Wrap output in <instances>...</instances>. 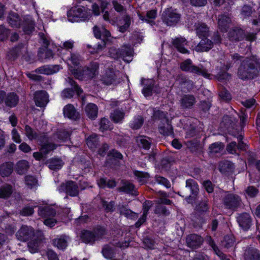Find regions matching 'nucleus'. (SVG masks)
<instances>
[{
  "instance_id": "nucleus-47",
  "label": "nucleus",
  "mask_w": 260,
  "mask_h": 260,
  "mask_svg": "<svg viewBox=\"0 0 260 260\" xmlns=\"http://www.w3.org/2000/svg\"><path fill=\"white\" fill-rule=\"evenodd\" d=\"M124 116V113L120 110H116L111 113L110 118L115 123L121 122Z\"/></svg>"
},
{
  "instance_id": "nucleus-43",
  "label": "nucleus",
  "mask_w": 260,
  "mask_h": 260,
  "mask_svg": "<svg viewBox=\"0 0 260 260\" xmlns=\"http://www.w3.org/2000/svg\"><path fill=\"white\" fill-rule=\"evenodd\" d=\"M40 243V239L36 235L34 236L28 243V247L29 251L31 253L36 252L38 250Z\"/></svg>"
},
{
  "instance_id": "nucleus-30",
  "label": "nucleus",
  "mask_w": 260,
  "mask_h": 260,
  "mask_svg": "<svg viewBox=\"0 0 260 260\" xmlns=\"http://www.w3.org/2000/svg\"><path fill=\"white\" fill-rule=\"evenodd\" d=\"M196 32L200 38H207L209 36V28L206 24L203 23H198L196 24Z\"/></svg>"
},
{
  "instance_id": "nucleus-3",
  "label": "nucleus",
  "mask_w": 260,
  "mask_h": 260,
  "mask_svg": "<svg viewBox=\"0 0 260 260\" xmlns=\"http://www.w3.org/2000/svg\"><path fill=\"white\" fill-rule=\"evenodd\" d=\"M92 16L91 10L84 7H75L68 12V18L72 22L88 20Z\"/></svg>"
},
{
  "instance_id": "nucleus-45",
  "label": "nucleus",
  "mask_w": 260,
  "mask_h": 260,
  "mask_svg": "<svg viewBox=\"0 0 260 260\" xmlns=\"http://www.w3.org/2000/svg\"><path fill=\"white\" fill-rule=\"evenodd\" d=\"M243 36L244 32L240 29H233L229 32V37L232 41H239L243 38Z\"/></svg>"
},
{
  "instance_id": "nucleus-4",
  "label": "nucleus",
  "mask_w": 260,
  "mask_h": 260,
  "mask_svg": "<svg viewBox=\"0 0 260 260\" xmlns=\"http://www.w3.org/2000/svg\"><path fill=\"white\" fill-rule=\"evenodd\" d=\"M180 68L182 71L201 75L206 78H209L211 76L208 70L202 64L195 66L190 59H187L181 62L180 63Z\"/></svg>"
},
{
  "instance_id": "nucleus-63",
  "label": "nucleus",
  "mask_w": 260,
  "mask_h": 260,
  "mask_svg": "<svg viewBox=\"0 0 260 260\" xmlns=\"http://www.w3.org/2000/svg\"><path fill=\"white\" fill-rule=\"evenodd\" d=\"M154 213L157 214H161L166 216L170 214L169 211L167 210L166 207L161 205L160 204L156 206L154 210Z\"/></svg>"
},
{
  "instance_id": "nucleus-57",
  "label": "nucleus",
  "mask_w": 260,
  "mask_h": 260,
  "mask_svg": "<svg viewBox=\"0 0 260 260\" xmlns=\"http://www.w3.org/2000/svg\"><path fill=\"white\" fill-rule=\"evenodd\" d=\"M177 81L179 84L181 85H186L190 87H192L193 86V82L192 81L188 79L185 76H179L177 77Z\"/></svg>"
},
{
  "instance_id": "nucleus-17",
  "label": "nucleus",
  "mask_w": 260,
  "mask_h": 260,
  "mask_svg": "<svg viewBox=\"0 0 260 260\" xmlns=\"http://www.w3.org/2000/svg\"><path fill=\"white\" fill-rule=\"evenodd\" d=\"M197 101L192 94H184L180 100V106L182 109H191Z\"/></svg>"
},
{
  "instance_id": "nucleus-22",
  "label": "nucleus",
  "mask_w": 260,
  "mask_h": 260,
  "mask_svg": "<svg viewBox=\"0 0 260 260\" xmlns=\"http://www.w3.org/2000/svg\"><path fill=\"white\" fill-rule=\"evenodd\" d=\"M69 240L70 237L69 236L62 235L54 239L52 241V244L57 248L63 250L67 247Z\"/></svg>"
},
{
  "instance_id": "nucleus-20",
  "label": "nucleus",
  "mask_w": 260,
  "mask_h": 260,
  "mask_svg": "<svg viewBox=\"0 0 260 260\" xmlns=\"http://www.w3.org/2000/svg\"><path fill=\"white\" fill-rule=\"evenodd\" d=\"M213 45V43L211 40L207 38H204L195 47L194 50L198 52H206L210 50Z\"/></svg>"
},
{
  "instance_id": "nucleus-15",
  "label": "nucleus",
  "mask_w": 260,
  "mask_h": 260,
  "mask_svg": "<svg viewBox=\"0 0 260 260\" xmlns=\"http://www.w3.org/2000/svg\"><path fill=\"white\" fill-rule=\"evenodd\" d=\"M237 220L240 226L245 231L248 230L252 224V218L247 213L239 214L237 217Z\"/></svg>"
},
{
  "instance_id": "nucleus-12",
  "label": "nucleus",
  "mask_w": 260,
  "mask_h": 260,
  "mask_svg": "<svg viewBox=\"0 0 260 260\" xmlns=\"http://www.w3.org/2000/svg\"><path fill=\"white\" fill-rule=\"evenodd\" d=\"M40 144V151L46 156L50 151L55 149L57 145L52 143H49L48 138L45 134H43L39 139Z\"/></svg>"
},
{
  "instance_id": "nucleus-58",
  "label": "nucleus",
  "mask_w": 260,
  "mask_h": 260,
  "mask_svg": "<svg viewBox=\"0 0 260 260\" xmlns=\"http://www.w3.org/2000/svg\"><path fill=\"white\" fill-rule=\"evenodd\" d=\"M25 184L29 188H32L37 184V180L32 176L27 175L25 177Z\"/></svg>"
},
{
  "instance_id": "nucleus-11",
  "label": "nucleus",
  "mask_w": 260,
  "mask_h": 260,
  "mask_svg": "<svg viewBox=\"0 0 260 260\" xmlns=\"http://www.w3.org/2000/svg\"><path fill=\"white\" fill-rule=\"evenodd\" d=\"M204 241V238L200 235L192 234L186 237L187 246L191 249H197L201 247Z\"/></svg>"
},
{
  "instance_id": "nucleus-13",
  "label": "nucleus",
  "mask_w": 260,
  "mask_h": 260,
  "mask_svg": "<svg viewBox=\"0 0 260 260\" xmlns=\"http://www.w3.org/2000/svg\"><path fill=\"white\" fill-rule=\"evenodd\" d=\"M17 239L21 241L29 240L34 236V231L29 226H22L16 235Z\"/></svg>"
},
{
  "instance_id": "nucleus-14",
  "label": "nucleus",
  "mask_w": 260,
  "mask_h": 260,
  "mask_svg": "<svg viewBox=\"0 0 260 260\" xmlns=\"http://www.w3.org/2000/svg\"><path fill=\"white\" fill-rule=\"evenodd\" d=\"M34 101L37 106L44 107L49 102L48 94L44 90H39L34 93Z\"/></svg>"
},
{
  "instance_id": "nucleus-24",
  "label": "nucleus",
  "mask_w": 260,
  "mask_h": 260,
  "mask_svg": "<svg viewBox=\"0 0 260 260\" xmlns=\"http://www.w3.org/2000/svg\"><path fill=\"white\" fill-rule=\"evenodd\" d=\"M159 133L164 136L173 135V129L168 119H165L158 127Z\"/></svg>"
},
{
  "instance_id": "nucleus-1",
  "label": "nucleus",
  "mask_w": 260,
  "mask_h": 260,
  "mask_svg": "<svg viewBox=\"0 0 260 260\" xmlns=\"http://www.w3.org/2000/svg\"><path fill=\"white\" fill-rule=\"evenodd\" d=\"M260 70V60L255 56L247 58L244 60L238 70V76L244 80L252 79Z\"/></svg>"
},
{
  "instance_id": "nucleus-49",
  "label": "nucleus",
  "mask_w": 260,
  "mask_h": 260,
  "mask_svg": "<svg viewBox=\"0 0 260 260\" xmlns=\"http://www.w3.org/2000/svg\"><path fill=\"white\" fill-rule=\"evenodd\" d=\"M95 241L100 240L107 234V231L104 227L98 226L93 230Z\"/></svg>"
},
{
  "instance_id": "nucleus-28",
  "label": "nucleus",
  "mask_w": 260,
  "mask_h": 260,
  "mask_svg": "<svg viewBox=\"0 0 260 260\" xmlns=\"http://www.w3.org/2000/svg\"><path fill=\"white\" fill-rule=\"evenodd\" d=\"M117 209L121 215H123L127 218L135 219L138 217L137 213L133 212L123 205H119Z\"/></svg>"
},
{
  "instance_id": "nucleus-61",
  "label": "nucleus",
  "mask_w": 260,
  "mask_h": 260,
  "mask_svg": "<svg viewBox=\"0 0 260 260\" xmlns=\"http://www.w3.org/2000/svg\"><path fill=\"white\" fill-rule=\"evenodd\" d=\"M9 34V29L6 28L4 25H0V41H4L7 39Z\"/></svg>"
},
{
  "instance_id": "nucleus-25",
  "label": "nucleus",
  "mask_w": 260,
  "mask_h": 260,
  "mask_svg": "<svg viewBox=\"0 0 260 260\" xmlns=\"http://www.w3.org/2000/svg\"><path fill=\"white\" fill-rule=\"evenodd\" d=\"M4 99L6 106L11 108L16 106L19 101V96L14 92L8 94Z\"/></svg>"
},
{
  "instance_id": "nucleus-39",
  "label": "nucleus",
  "mask_w": 260,
  "mask_h": 260,
  "mask_svg": "<svg viewBox=\"0 0 260 260\" xmlns=\"http://www.w3.org/2000/svg\"><path fill=\"white\" fill-rule=\"evenodd\" d=\"M29 167V165L27 161L21 160L16 164L15 170L18 174L23 175L27 172Z\"/></svg>"
},
{
  "instance_id": "nucleus-6",
  "label": "nucleus",
  "mask_w": 260,
  "mask_h": 260,
  "mask_svg": "<svg viewBox=\"0 0 260 260\" xmlns=\"http://www.w3.org/2000/svg\"><path fill=\"white\" fill-rule=\"evenodd\" d=\"M199 186L197 182L192 179H188L186 181L185 187L180 191L182 197L186 196V201L191 203V200L195 199L199 192Z\"/></svg>"
},
{
  "instance_id": "nucleus-32",
  "label": "nucleus",
  "mask_w": 260,
  "mask_h": 260,
  "mask_svg": "<svg viewBox=\"0 0 260 260\" xmlns=\"http://www.w3.org/2000/svg\"><path fill=\"white\" fill-rule=\"evenodd\" d=\"M224 145L221 142H215L211 144L209 147V154L214 156L216 154H220L224 149Z\"/></svg>"
},
{
  "instance_id": "nucleus-64",
  "label": "nucleus",
  "mask_w": 260,
  "mask_h": 260,
  "mask_svg": "<svg viewBox=\"0 0 260 260\" xmlns=\"http://www.w3.org/2000/svg\"><path fill=\"white\" fill-rule=\"evenodd\" d=\"M258 190L253 186H248L245 189L246 194L250 198L255 197L258 193Z\"/></svg>"
},
{
  "instance_id": "nucleus-26",
  "label": "nucleus",
  "mask_w": 260,
  "mask_h": 260,
  "mask_svg": "<svg viewBox=\"0 0 260 260\" xmlns=\"http://www.w3.org/2000/svg\"><path fill=\"white\" fill-rule=\"evenodd\" d=\"M38 214L45 219L50 217H54L56 215V211L50 207L45 206L39 208Z\"/></svg>"
},
{
  "instance_id": "nucleus-41",
  "label": "nucleus",
  "mask_w": 260,
  "mask_h": 260,
  "mask_svg": "<svg viewBox=\"0 0 260 260\" xmlns=\"http://www.w3.org/2000/svg\"><path fill=\"white\" fill-rule=\"evenodd\" d=\"M121 184L122 186L117 188L119 191L133 193V191L135 190V186L133 184L125 180H122Z\"/></svg>"
},
{
  "instance_id": "nucleus-9",
  "label": "nucleus",
  "mask_w": 260,
  "mask_h": 260,
  "mask_svg": "<svg viewBox=\"0 0 260 260\" xmlns=\"http://www.w3.org/2000/svg\"><path fill=\"white\" fill-rule=\"evenodd\" d=\"M119 73L112 69L105 70L104 73L101 76V81L105 85H109L115 84L118 82Z\"/></svg>"
},
{
  "instance_id": "nucleus-50",
  "label": "nucleus",
  "mask_w": 260,
  "mask_h": 260,
  "mask_svg": "<svg viewBox=\"0 0 260 260\" xmlns=\"http://www.w3.org/2000/svg\"><path fill=\"white\" fill-rule=\"evenodd\" d=\"M134 173L138 181L141 183L146 182L150 177L149 174L146 172L135 171Z\"/></svg>"
},
{
  "instance_id": "nucleus-10",
  "label": "nucleus",
  "mask_w": 260,
  "mask_h": 260,
  "mask_svg": "<svg viewBox=\"0 0 260 260\" xmlns=\"http://www.w3.org/2000/svg\"><path fill=\"white\" fill-rule=\"evenodd\" d=\"M58 189L60 192H65L67 194L72 197L77 196L79 192L77 184L73 181H69L64 183H62Z\"/></svg>"
},
{
  "instance_id": "nucleus-35",
  "label": "nucleus",
  "mask_w": 260,
  "mask_h": 260,
  "mask_svg": "<svg viewBox=\"0 0 260 260\" xmlns=\"http://www.w3.org/2000/svg\"><path fill=\"white\" fill-rule=\"evenodd\" d=\"M63 58L74 66H78L82 60L80 55L76 52H71L70 56L63 55ZM68 64H69V62Z\"/></svg>"
},
{
  "instance_id": "nucleus-33",
  "label": "nucleus",
  "mask_w": 260,
  "mask_h": 260,
  "mask_svg": "<svg viewBox=\"0 0 260 260\" xmlns=\"http://www.w3.org/2000/svg\"><path fill=\"white\" fill-rule=\"evenodd\" d=\"M14 165L12 162H8L0 166V175L3 177L10 176L13 170Z\"/></svg>"
},
{
  "instance_id": "nucleus-56",
  "label": "nucleus",
  "mask_w": 260,
  "mask_h": 260,
  "mask_svg": "<svg viewBox=\"0 0 260 260\" xmlns=\"http://www.w3.org/2000/svg\"><path fill=\"white\" fill-rule=\"evenodd\" d=\"M39 56L42 58H49L53 56L52 51L48 49L47 47L42 49H40L39 51Z\"/></svg>"
},
{
  "instance_id": "nucleus-62",
  "label": "nucleus",
  "mask_w": 260,
  "mask_h": 260,
  "mask_svg": "<svg viewBox=\"0 0 260 260\" xmlns=\"http://www.w3.org/2000/svg\"><path fill=\"white\" fill-rule=\"evenodd\" d=\"M67 81L69 82L70 85L74 87L77 94L79 96L81 95V93L83 92V90L77 84H76V83L70 77H68Z\"/></svg>"
},
{
  "instance_id": "nucleus-29",
  "label": "nucleus",
  "mask_w": 260,
  "mask_h": 260,
  "mask_svg": "<svg viewBox=\"0 0 260 260\" xmlns=\"http://www.w3.org/2000/svg\"><path fill=\"white\" fill-rule=\"evenodd\" d=\"M244 260H260V253L255 248H247L244 253Z\"/></svg>"
},
{
  "instance_id": "nucleus-52",
  "label": "nucleus",
  "mask_w": 260,
  "mask_h": 260,
  "mask_svg": "<svg viewBox=\"0 0 260 260\" xmlns=\"http://www.w3.org/2000/svg\"><path fill=\"white\" fill-rule=\"evenodd\" d=\"M88 146L91 149H94L98 145V140L96 135H92L86 140Z\"/></svg>"
},
{
  "instance_id": "nucleus-34",
  "label": "nucleus",
  "mask_w": 260,
  "mask_h": 260,
  "mask_svg": "<svg viewBox=\"0 0 260 260\" xmlns=\"http://www.w3.org/2000/svg\"><path fill=\"white\" fill-rule=\"evenodd\" d=\"M231 22L230 17L224 15H221L218 18V24L219 29L222 31H226L229 27Z\"/></svg>"
},
{
  "instance_id": "nucleus-5",
  "label": "nucleus",
  "mask_w": 260,
  "mask_h": 260,
  "mask_svg": "<svg viewBox=\"0 0 260 260\" xmlns=\"http://www.w3.org/2000/svg\"><path fill=\"white\" fill-rule=\"evenodd\" d=\"M225 208L233 211L237 210L242 205V200L237 194L225 192L222 197Z\"/></svg>"
},
{
  "instance_id": "nucleus-31",
  "label": "nucleus",
  "mask_w": 260,
  "mask_h": 260,
  "mask_svg": "<svg viewBox=\"0 0 260 260\" xmlns=\"http://www.w3.org/2000/svg\"><path fill=\"white\" fill-rule=\"evenodd\" d=\"M70 136V132L64 129H60L52 136V140L57 142L64 141L69 139Z\"/></svg>"
},
{
  "instance_id": "nucleus-51",
  "label": "nucleus",
  "mask_w": 260,
  "mask_h": 260,
  "mask_svg": "<svg viewBox=\"0 0 260 260\" xmlns=\"http://www.w3.org/2000/svg\"><path fill=\"white\" fill-rule=\"evenodd\" d=\"M119 50L121 58H124L126 56H132L133 55V50L129 45H123ZM123 59L125 60L124 59Z\"/></svg>"
},
{
  "instance_id": "nucleus-44",
  "label": "nucleus",
  "mask_w": 260,
  "mask_h": 260,
  "mask_svg": "<svg viewBox=\"0 0 260 260\" xmlns=\"http://www.w3.org/2000/svg\"><path fill=\"white\" fill-rule=\"evenodd\" d=\"M13 192L12 186L9 184H5L0 187V198L7 199Z\"/></svg>"
},
{
  "instance_id": "nucleus-8",
  "label": "nucleus",
  "mask_w": 260,
  "mask_h": 260,
  "mask_svg": "<svg viewBox=\"0 0 260 260\" xmlns=\"http://www.w3.org/2000/svg\"><path fill=\"white\" fill-rule=\"evenodd\" d=\"M141 84L144 86L142 92L145 97L151 96L153 91L156 93L160 92L159 88L155 85V81L153 79L142 78Z\"/></svg>"
},
{
  "instance_id": "nucleus-53",
  "label": "nucleus",
  "mask_w": 260,
  "mask_h": 260,
  "mask_svg": "<svg viewBox=\"0 0 260 260\" xmlns=\"http://www.w3.org/2000/svg\"><path fill=\"white\" fill-rule=\"evenodd\" d=\"M235 239L233 235H226L221 242L222 245L226 248L233 246L234 244Z\"/></svg>"
},
{
  "instance_id": "nucleus-48",
  "label": "nucleus",
  "mask_w": 260,
  "mask_h": 260,
  "mask_svg": "<svg viewBox=\"0 0 260 260\" xmlns=\"http://www.w3.org/2000/svg\"><path fill=\"white\" fill-rule=\"evenodd\" d=\"M237 122V119L232 116L225 115L223 117L222 123L227 128L233 127Z\"/></svg>"
},
{
  "instance_id": "nucleus-16",
  "label": "nucleus",
  "mask_w": 260,
  "mask_h": 260,
  "mask_svg": "<svg viewBox=\"0 0 260 260\" xmlns=\"http://www.w3.org/2000/svg\"><path fill=\"white\" fill-rule=\"evenodd\" d=\"M63 112L64 116L71 119L76 120L80 116L79 112L77 111L73 105L70 104L64 107Z\"/></svg>"
},
{
  "instance_id": "nucleus-60",
  "label": "nucleus",
  "mask_w": 260,
  "mask_h": 260,
  "mask_svg": "<svg viewBox=\"0 0 260 260\" xmlns=\"http://www.w3.org/2000/svg\"><path fill=\"white\" fill-rule=\"evenodd\" d=\"M112 5L115 10L118 13L121 14H125L126 12V9L120 3L116 1H112Z\"/></svg>"
},
{
  "instance_id": "nucleus-21",
  "label": "nucleus",
  "mask_w": 260,
  "mask_h": 260,
  "mask_svg": "<svg viewBox=\"0 0 260 260\" xmlns=\"http://www.w3.org/2000/svg\"><path fill=\"white\" fill-rule=\"evenodd\" d=\"M152 206L153 203L151 201H146L144 202L143 204V215L135 223L136 228H139L144 222H145L148 211Z\"/></svg>"
},
{
  "instance_id": "nucleus-38",
  "label": "nucleus",
  "mask_w": 260,
  "mask_h": 260,
  "mask_svg": "<svg viewBox=\"0 0 260 260\" xmlns=\"http://www.w3.org/2000/svg\"><path fill=\"white\" fill-rule=\"evenodd\" d=\"M85 111L87 116L90 119H94L98 116L97 106L92 103H89L85 107Z\"/></svg>"
},
{
  "instance_id": "nucleus-46",
  "label": "nucleus",
  "mask_w": 260,
  "mask_h": 260,
  "mask_svg": "<svg viewBox=\"0 0 260 260\" xmlns=\"http://www.w3.org/2000/svg\"><path fill=\"white\" fill-rule=\"evenodd\" d=\"M8 23L13 27H18L20 25L21 19L17 14L11 13L7 18Z\"/></svg>"
},
{
  "instance_id": "nucleus-37",
  "label": "nucleus",
  "mask_w": 260,
  "mask_h": 260,
  "mask_svg": "<svg viewBox=\"0 0 260 260\" xmlns=\"http://www.w3.org/2000/svg\"><path fill=\"white\" fill-rule=\"evenodd\" d=\"M137 142L140 147L148 150L150 148L152 140L150 138L144 136H141L137 138Z\"/></svg>"
},
{
  "instance_id": "nucleus-55",
  "label": "nucleus",
  "mask_w": 260,
  "mask_h": 260,
  "mask_svg": "<svg viewBox=\"0 0 260 260\" xmlns=\"http://www.w3.org/2000/svg\"><path fill=\"white\" fill-rule=\"evenodd\" d=\"M143 119L141 116H138L134 119L131 123V127L134 129L140 128L143 124Z\"/></svg>"
},
{
  "instance_id": "nucleus-7",
  "label": "nucleus",
  "mask_w": 260,
  "mask_h": 260,
  "mask_svg": "<svg viewBox=\"0 0 260 260\" xmlns=\"http://www.w3.org/2000/svg\"><path fill=\"white\" fill-rule=\"evenodd\" d=\"M163 22L168 26L176 25L180 19V15L176 10L169 8L165 9L162 14Z\"/></svg>"
},
{
  "instance_id": "nucleus-54",
  "label": "nucleus",
  "mask_w": 260,
  "mask_h": 260,
  "mask_svg": "<svg viewBox=\"0 0 260 260\" xmlns=\"http://www.w3.org/2000/svg\"><path fill=\"white\" fill-rule=\"evenodd\" d=\"M124 24L120 23L121 25L119 27V31L121 32H124L129 27L131 24V18L128 15H125L123 18Z\"/></svg>"
},
{
  "instance_id": "nucleus-27",
  "label": "nucleus",
  "mask_w": 260,
  "mask_h": 260,
  "mask_svg": "<svg viewBox=\"0 0 260 260\" xmlns=\"http://www.w3.org/2000/svg\"><path fill=\"white\" fill-rule=\"evenodd\" d=\"M156 11L152 10L147 12L146 16H143L142 14L139 13L138 16L140 19L143 22H146L151 25H153L155 23L154 20L156 18Z\"/></svg>"
},
{
  "instance_id": "nucleus-42",
  "label": "nucleus",
  "mask_w": 260,
  "mask_h": 260,
  "mask_svg": "<svg viewBox=\"0 0 260 260\" xmlns=\"http://www.w3.org/2000/svg\"><path fill=\"white\" fill-rule=\"evenodd\" d=\"M81 238L83 242L86 243H93L95 241L93 232L87 230L82 232Z\"/></svg>"
},
{
  "instance_id": "nucleus-2",
  "label": "nucleus",
  "mask_w": 260,
  "mask_h": 260,
  "mask_svg": "<svg viewBox=\"0 0 260 260\" xmlns=\"http://www.w3.org/2000/svg\"><path fill=\"white\" fill-rule=\"evenodd\" d=\"M99 63L91 62L88 66L82 69L71 70L75 77L80 80L88 81L95 78L99 74Z\"/></svg>"
},
{
  "instance_id": "nucleus-40",
  "label": "nucleus",
  "mask_w": 260,
  "mask_h": 260,
  "mask_svg": "<svg viewBox=\"0 0 260 260\" xmlns=\"http://www.w3.org/2000/svg\"><path fill=\"white\" fill-rule=\"evenodd\" d=\"M25 135L29 140H36L39 141V139L44 134H41L40 136L37 132L32 129L29 125H25Z\"/></svg>"
},
{
  "instance_id": "nucleus-19",
  "label": "nucleus",
  "mask_w": 260,
  "mask_h": 260,
  "mask_svg": "<svg viewBox=\"0 0 260 260\" xmlns=\"http://www.w3.org/2000/svg\"><path fill=\"white\" fill-rule=\"evenodd\" d=\"M209 200L206 197H204L202 199V200L197 204L194 209L196 212L199 215L206 214L209 211Z\"/></svg>"
},
{
  "instance_id": "nucleus-18",
  "label": "nucleus",
  "mask_w": 260,
  "mask_h": 260,
  "mask_svg": "<svg viewBox=\"0 0 260 260\" xmlns=\"http://www.w3.org/2000/svg\"><path fill=\"white\" fill-rule=\"evenodd\" d=\"M172 44L174 47L180 53L183 54L189 53L188 50L185 48V45L187 44V42L185 38L182 37L176 38L173 39Z\"/></svg>"
},
{
  "instance_id": "nucleus-36",
  "label": "nucleus",
  "mask_w": 260,
  "mask_h": 260,
  "mask_svg": "<svg viewBox=\"0 0 260 260\" xmlns=\"http://www.w3.org/2000/svg\"><path fill=\"white\" fill-rule=\"evenodd\" d=\"M46 165L48 168L52 170H59L63 165L62 160L59 158H53L47 160Z\"/></svg>"
},
{
  "instance_id": "nucleus-23",
  "label": "nucleus",
  "mask_w": 260,
  "mask_h": 260,
  "mask_svg": "<svg viewBox=\"0 0 260 260\" xmlns=\"http://www.w3.org/2000/svg\"><path fill=\"white\" fill-rule=\"evenodd\" d=\"M59 66H44L36 69L35 72L38 73L45 75H51L56 73L59 70Z\"/></svg>"
},
{
  "instance_id": "nucleus-59",
  "label": "nucleus",
  "mask_w": 260,
  "mask_h": 260,
  "mask_svg": "<svg viewBox=\"0 0 260 260\" xmlns=\"http://www.w3.org/2000/svg\"><path fill=\"white\" fill-rule=\"evenodd\" d=\"M114 250L108 245H105L102 250V253L106 258H111L114 254Z\"/></svg>"
}]
</instances>
